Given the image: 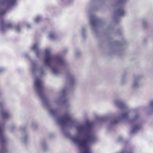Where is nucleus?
Wrapping results in <instances>:
<instances>
[{
	"label": "nucleus",
	"instance_id": "obj_1",
	"mask_svg": "<svg viewBox=\"0 0 153 153\" xmlns=\"http://www.w3.org/2000/svg\"><path fill=\"white\" fill-rule=\"evenodd\" d=\"M92 124L90 123L85 125L76 127V128L79 133H84L86 137L80 139L78 137H74L73 141L80 147L84 149L83 153H91L89 145L90 143L96 140V137L91 132Z\"/></svg>",
	"mask_w": 153,
	"mask_h": 153
},
{
	"label": "nucleus",
	"instance_id": "obj_2",
	"mask_svg": "<svg viewBox=\"0 0 153 153\" xmlns=\"http://www.w3.org/2000/svg\"><path fill=\"white\" fill-rule=\"evenodd\" d=\"M58 121L62 126L65 125L68 123H72L74 121L68 113L65 114L62 117L59 118Z\"/></svg>",
	"mask_w": 153,
	"mask_h": 153
},
{
	"label": "nucleus",
	"instance_id": "obj_3",
	"mask_svg": "<svg viewBox=\"0 0 153 153\" xmlns=\"http://www.w3.org/2000/svg\"><path fill=\"white\" fill-rule=\"evenodd\" d=\"M45 52L47 56L45 59V63L46 65L49 66L51 62L54 60L55 58L51 56L50 55V51L49 50H45Z\"/></svg>",
	"mask_w": 153,
	"mask_h": 153
},
{
	"label": "nucleus",
	"instance_id": "obj_4",
	"mask_svg": "<svg viewBox=\"0 0 153 153\" xmlns=\"http://www.w3.org/2000/svg\"><path fill=\"white\" fill-rule=\"evenodd\" d=\"M35 85L39 93L42 92L43 87L42 81L40 80L39 79H36L35 81Z\"/></svg>",
	"mask_w": 153,
	"mask_h": 153
},
{
	"label": "nucleus",
	"instance_id": "obj_5",
	"mask_svg": "<svg viewBox=\"0 0 153 153\" xmlns=\"http://www.w3.org/2000/svg\"><path fill=\"white\" fill-rule=\"evenodd\" d=\"M16 0H5L0 3L1 5L6 4L8 5L12 6L15 5L16 3Z\"/></svg>",
	"mask_w": 153,
	"mask_h": 153
},
{
	"label": "nucleus",
	"instance_id": "obj_6",
	"mask_svg": "<svg viewBox=\"0 0 153 153\" xmlns=\"http://www.w3.org/2000/svg\"><path fill=\"white\" fill-rule=\"evenodd\" d=\"M5 142L6 139L3 134L2 129L0 127V143L4 144Z\"/></svg>",
	"mask_w": 153,
	"mask_h": 153
},
{
	"label": "nucleus",
	"instance_id": "obj_7",
	"mask_svg": "<svg viewBox=\"0 0 153 153\" xmlns=\"http://www.w3.org/2000/svg\"><path fill=\"white\" fill-rule=\"evenodd\" d=\"M0 116L4 119L8 118L9 115L8 113L4 110H2L0 112Z\"/></svg>",
	"mask_w": 153,
	"mask_h": 153
},
{
	"label": "nucleus",
	"instance_id": "obj_8",
	"mask_svg": "<svg viewBox=\"0 0 153 153\" xmlns=\"http://www.w3.org/2000/svg\"><path fill=\"white\" fill-rule=\"evenodd\" d=\"M115 14L119 16H123L125 14V12L123 9L119 8L115 12Z\"/></svg>",
	"mask_w": 153,
	"mask_h": 153
},
{
	"label": "nucleus",
	"instance_id": "obj_9",
	"mask_svg": "<svg viewBox=\"0 0 153 153\" xmlns=\"http://www.w3.org/2000/svg\"><path fill=\"white\" fill-rule=\"evenodd\" d=\"M116 104L117 106L122 109L126 108V107L125 104L121 101H117L116 102Z\"/></svg>",
	"mask_w": 153,
	"mask_h": 153
},
{
	"label": "nucleus",
	"instance_id": "obj_10",
	"mask_svg": "<svg viewBox=\"0 0 153 153\" xmlns=\"http://www.w3.org/2000/svg\"><path fill=\"white\" fill-rule=\"evenodd\" d=\"M141 128V126L139 124H137L134 126L132 129V131L134 132L139 130Z\"/></svg>",
	"mask_w": 153,
	"mask_h": 153
},
{
	"label": "nucleus",
	"instance_id": "obj_11",
	"mask_svg": "<svg viewBox=\"0 0 153 153\" xmlns=\"http://www.w3.org/2000/svg\"><path fill=\"white\" fill-rule=\"evenodd\" d=\"M96 18L94 16H92L91 17V23L92 25H95L96 22Z\"/></svg>",
	"mask_w": 153,
	"mask_h": 153
},
{
	"label": "nucleus",
	"instance_id": "obj_12",
	"mask_svg": "<svg viewBox=\"0 0 153 153\" xmlns=\"http://www.w3.org/2000/svg\"><path fill=\"white\" fill-rule=\"evenodd\" d=\"M32 48L33 50L36 51V55L37 56H38L39 54V51L38 50V45L36 44L33 45L32 47Z\"/></svg>",
	"mask_w": 153,
	"mask_h": 153
},
{
	"label": "nucleus",
	"instance_id": "obj_13",
	"mask_svg": "<svg viewBox=\"0 0 153 153\" xmlns=\"http://www.w3.org/2000/svg\"><path fill=\"white\" fill-rule=\"evenodd\" d=\"M58 62L61 64H64L65 63V61L63 59L59 57L58 59Z\"/></svg>",
	"mask_w": 153,
	"mask_h": 153
},
{
	"label": "nucleus",
	"instance_id": "obj_14",
	"mask_svg": "<svg viewBox=\"0 0 153 153\" xmlns=\"http://www.w3.org/2000/svg\"><path fill=\"white\" fill-rule=\"evenodd\" d=\"M13 26L10 23L7 24L5 26V28L7 29L11 28Z\"/></svg>",
	"mask_w": 153,
	"mask_h": 153
},
{
	"label": "nucleus",
	"instance_id": "obj_15",
	"mask_svg": "<svg viewBox=\"0 0 153 153\" xmlns=\"http://www.w3.org/2000/svg\"><path fill=\"white\" fill-rule=\"evenodd\" d=\"M128 117V114L127 113H124L122 115V118L123 119H126Z\"/></svg>",
	"mask_w": 153,
	"mask_h": 153
},
{
	"label": "nucleus",
	"instance_id": "obj_16",
	"mask_svg": "<svg viewBox=\"0 0 153 153\" xmlns=\"http://www.w3.org/2000/svg\"><path fill=\"white\" fill-rule=\"evenodd\" d=\"M50 111L51 113L53 114H56L57 113V110H56L51 109Z\"/></svg>",
	"mask_w": 153,
	"mask_h": 153
},
{
	"label": "nucleus",
	"instance_id": "obj_17",
	"mask_svg": "<svg viewBox=\"0 0 153 153\" xmlns=\"http://www.w3.org/2000/svg\"><path fill=\"white\" fill-rule=\"evenodd\" d=\"M5 12V10L0 9V15L4 14Z\"/></svg>",
	"mask_w": 153,
	"mask_h": 153
},
{
	"label": "nucleus",
	"instance_id": "obj_18",
	"mask_svg": "<svg viewBox=\"0 0 153 153\" xmlns=\"http://www.w3.org/2000/svg\"><path fill=\"white\" fill-rule=\"evenodd\" d=\"M49 37L51 39H54L55 38V36L54 34L51 33L49 35Z\"/></svg>",
	"mask_w": 153,
	"mask_h": 153
},
{
	"label": "nucleus",
	"instance_id": "obj_19",
	"mask_svg": "<svg viewBox=\"0 0 153 153\" xmlns=\"http://www.w3.org/2000/svg\"><path fill=\"white\" fill-rule=\"evenodd\" d=\"M41 20V18L40 17L38 16L36 18L35 21L36 22H38Z\"/></svg>",
	"mask_w": 153,
	"mask_h": 153
},
{
	"label": "nucleus",
	"instance_id": "obj_20",
	"mask_svg": "<svg viewBox=\"0 0 153 153\" xmlns=\"http://www.w3.org/2000/svg\"><path fill=\"white\" fill-rule=\"evenodd\" d=\"M16 30L18 31H19L20 30V27L19 26H17L16 27Z\"/></svg>",
	"mask_w": 153,
	"mask_h": 153
},
{
	"label": "nucleus",
	"instance_id": "obj_21",
	"mask_svg": "<svg viewBox=\"0 0 153 153\" xmlns=\"http://www.w3.org/2000/svg\"><path fill=\"white\" fill-rule=\"evenodd\" d=\"M3 21H1L0 22V25L1 26H2L3 25Z\"/></svg>",
	"mask_w": 153,
	"mask_h": 153
},
{
	"label": "nucleus",
	"instance_id": "obj_22",
	"mask_svg": "<svg viewBox=\"0 0 153 153\" xmlns=\"http://www.w3.org/2000/svg\"><path fill=\"white\" fill-rule=\"evenodd\" d=\"M53 72L55 74H56V71L55 69H54L53 70Z\"/></svg>",
	"mask_w": 153,
	"mask_h": 153
},
{
	"label": "nucleus",
	"instance_id": "obj_23",
	"mask_svg": "<svg viewBox=\"0 0 153 153\" xmlns=\"http://www.w3.org/2000/svg\"><path fill=\"white\" fill-rule=\"evenodd\" d=\"M151 105H153V101L151 102Z\"/></svg>",
	"mask_w": 153,
	"mask_h": 153
},
{
	"label": "nucleus",
	"instance_id": "obj_24",
	"mask_svg": "<svg viewBox=\"0 0 153 153\" xmlns=\"http://www.w3.org/2000/svg\"><path fill=\"white\" fill-rule=\"evenodd\" d=\"M118 121H115L114 123H118Z\"/></svg>",
	"mask_w": 153,
	"mask_h": 153
},
{
	"label": "nucleus",
	"instance_id": "obj_25",
	"mask_svg": "<svg viewBox=\"0 0 153 153\" xmlns=\"http://www.w3.org/2000/svg\"><path fill=\"white\" fill-rule=\"evenodd\" d=\"M1 103H0V106H1Z\"/></svg>",
	"mask_w": 153,
	"mask_h": 153
},
{
	"label": "nucleus",
	"instance_id": "obj_26",
	"mask_svg": "<svg viewBox=\"0 0 153 153\" xmlns=\"http://www.w3.org/2000/svg\"><path fill=\"white\" fill-rule=\"evenodd\" d=\"M128 153H133V152H129Z\"/></svg>",
	"mask_w": 153,
	"mask_h": 153
}]
</instances>
